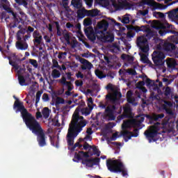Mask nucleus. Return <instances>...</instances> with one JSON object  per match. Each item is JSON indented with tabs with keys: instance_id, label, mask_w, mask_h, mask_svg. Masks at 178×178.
Returning a JSON list of instances; mask_svg holds the SVG:
<instances>
[{
	"instance_id": "obj_1",
	"label": "nucleus",
	"mask_w": 178,
	"mask_h": 178,
	"mask_svg": "<svg viewBox=\"0 0 178 178\" xmlns=\"http://www.w3.org/2000/svg\"><path fill=\"white\" fill-rule=\"evenodd\" d=\"M2 6L4 10L9 15H7L6 12L1 13V19H4L6 22H9L10 29H15L17 27L19 24H24V22L27 20V15L23 11H19V15L17 13L14 12L12 8L9 7V1L8 0H2Z\"/></svg>"
},
{
	"instance_id": "obj_2",
	"label": "nucleus",
	"mask_w": 178,
	"mask_h": 178,
	"mask_svg": "<svg viewBox=\"0 0 178 178\" xmlns=\"http://www.w3.org/2000/svg\"><path fill=\"white\" fill-rule=\"evenodd\" d=\"M87 121L84 120V117L80 116L79 113H74L72 120L69 124L67 134V145L72 147L74 144V138L83 131V127H86Z\"/></svg>"
},
{
	"instance_id": "obj_3",
	"label": "nucleus",
	"mask_w": 178,
	"mask_h": 178,
	"mask_svg": "<svg viewBox=\"0 0 178 178\" xmlns=\"http://www.w3.org/2000/svg\"><path fill=\"white\" fill-rule=\"evenodd\" d=\"M147 119L149 120L150 124H154L152 126H150L149 128L146 130L144 133L145 137L149 140V143H152L156 141L155 137L158 136V131H159V126H161V122H159L161 119L165 118V114H153V115H147Z\"/></svg>"
},
{
	"instance_id": "obj_4",
	"label": "nucleus",
	"mask_w": 178,
	"mask_h": 178,
	"mask_svg": "<svg viewBox=\"0 0 178 178\" xmlns=\"http://www.w3.org/2000/svg\"><path fill=\"white\" fill-rule=\"evenodd\" d=\"M13 109L16 113H21L22 119L26 127L36 120L35 118L31 113H29L26 107H24L23 102H20V100H15L13 104Z\"/></svg>"
},
{
	"instance_id": "obj_5",
	"label": "nucleus",
	"mask_w": 178,
	"mask_h": 178,
	"mask_svg": "<svg viewBox=\"0 0 178 178\" xmlns=\"http://www.w3.org/2000/svg\"><path fill=\"white\" fill-rule=\"evenodd\" d=\"M26 127L29 129L33 134L37 136V141L40 147H45V145H47V142L45 141V133L41 127V124H40L37 120L26 126Z\"/></svg>"
},
{
	"instance_id": "obj_6",
	"label": "nucleus",
	"mask_w": 178,
	"mask_h": 178,
	"mask_svg": "<svg viewBox=\"0 0 178 178\" xmlns=\"http://www.w3.org/2000/svg\"><path fill=\"white\" fill-rule=\"evenodd\" d=\"M106 166L113 173H122V175L124 177L128 176L127 168L124 166L123 163L120 160H112L108 159L106 161Z\"/></svg>"
},
{
	"instance_id": "obj_7",
	"label": "nucleus",
	"mask_w": 178,
	"mask_h": 178,
	"mask_svg": "<svg viewBox=\"0 0 178 178\" xmlns=\"http://www.w3.org/2000/svg\"><path fill=\"white\" fill-rule=\"evenodd\" d=\"M131 126H136V120L124 121L122 124V129L124 131V132L122 133V136L124 137H127V138H125L126 143H127L129 140H131V137H138V129H134V132L127 131V129H130Z\"/></svg>"
},
{
	"instance_id": "obj_8",
	"label": "nucleus",
	"mask_w": 178,
	"mask_h": 178,
	"mask_svg": "<svg viewBox=\"0 0 178 178\" xmlns=\"http://www.w3.org/2000/svg\"><path fill=\"white\" fill-rule=\"evenodd\" d=\"M83 156L82 154L79 152H75L74 158L77 159V161L73 159L74 162H77L82 161L81 164L86 165L87 168H92V166H99V162H101V158L96 157V158H89V159H84L81 157Z\"/></svg>"
},
{
	"instance_id": "obj_9",
	"label": "nucleus",
	"mask_w": 178,
	"mask_h": 178,
	"mask_svg": "<svg viewBox=\"0 0 178 178\" xmlns=\"http://www.w3.org/2000/svg\"><path fill=\"white\" fill-rule=\"evenodd\" d=\"M91 24H92V19L91 18L88 17L83 20L85 35L90 41L94 42L97 40V36L95 35V32L92 26H91Z\"/></svg>"
},
{
	"instance_id": "obj_10",
	"label": "nucleus",
	"mask_w": 178,
	"mask_h": 178,
	"mask_svg": "<svg viewBox=\"0 0 178 178\" xmlns=\"http://www.w3.org/2000/svg\"><path fill=\"white\" fill-rule=\"evenodd\" d=\"M99 107L102 109H105L106 117L108 118V120H115L116 116H115V111H116V106L109 105L106 102L105 104L100 102Z\"/></svg>"
},
{
	"instance_id": "obj_11",
	"label": "nucleus",
	"mask_w": 178,
	"mask_h": 178,
	"mask_svg": "<svg viewBox=\"0 0 178 178\" xmlns=\"http://www.w3.org/2000/svg\"><path fill=\"white\" fill-rule=\"evenodd\" d=\"M118 97L122 98V93L118 90L114 91L113 93H108L106 95V104H111L112 105H115V106L119 105V99Z\"/></svg>"
},
{
	"instance_id": "obj_12",
	"label": "nucleus",
	"mask_w": 178,
	"mask_h": 178,
	"mask_svg": "<svg viewBox=\"0 0 178 178\" xmlns=\"http://www.w3.org/2000/svg\"><path fill=\"white\" fill-rule=\"evenodd\" d=\"M165 54L162 51H154L152 55V59L156 66H162L165 63Z\"/></svg>"
},
{
	"instance_id": "obj_13",
	"label": "nucleus",
	"mask_w": 178,
	"mask_h": 178,
	"mask_svg": "<svg viewBox=\"0 0 178 178\" xmlns=\"http://www.w3.org/2000/svg\"><path fill=\"white\" fill-rule=\"evenodd\" d=\"M140 5H147V6H152L153 8H155V9L161 10H165L168 8V6L158 3L154 0H142V1L140 2Z\"/></svg>"
},
{
	"instance_id": "obj_14",
	"label": "nucleus",
	"mask_w": 178,
	"mask_h": 178,
	"mask_svg": "<svg viewBox=\"0 0 178 178\" xmlns=\"http://www.w3.org/2000/svg\"><path fill=\"white\" fill-rule=\"evenodd\" d=\"M18 29H19L17 33V40L18 41H22V35H24L26 33H33L34 31V28L29 26L26 28H23L22 25H18Z\"/></svg>"
},
{
	"instance_id": "obj_15",
	"label": "nucleus",
	"mask_w": 178,
	"mask_h": 178,
	"mask_svg": "<svg viewBox=\"0 0 178 178\" xmlns=\"http://www.w3.org/2000/svg\"><path fill=\"white\" fill-rule=\"evenodd\" d=\"M33 37L35 48H39L40 51H42V47H39V45H41V42H42V35L38 30H35L33 31Z\"/></svg>"
},
{
	"instance_id": "obj_16",
	"label": "nucleus",
	"mask_w": 178,
	"mask_h": 178,
	"mask_svg": "<svg viewBox=\"0 0 178 178\" xmlns=\"http://www.w3.org/2000/svg\"><path fill=\"white\" fill-rule=\"evenodd\" d=\"M159 49H163L165 52H170L171 54H175L176 52V49H177V47H176V44L175 43L171 42H164V44L162 46L158 47Z\"/></svg>"
},
{
	"instance_id": "obj_17",
	"label": "nucleus",
	"mask_w": 178,
	"mask_h": 178,
	"mask_svg": "<svg viewBox=\"0 0 178 178\" xmlns=\"http://www.w3.org/2000/svg\"><path fill=\"white\" fill-rule=\"evenodd\" d=\"M131 107L130 105L127 104L124 107V113L122 115L118 116L120 120H122V119H131L134 118V115H133V113L131 112Z\"/></svg>"
},
{
	"instance_id": "obj_18",
	"label": "nucleus",
	"mask_w": 178,
	"mask_h": 178,
	"mask_svg": "<svg viewBox=\"0 0 178 178\" xmlns=\"http://www.w3.org/2000/svg\"><path fill=\"white\" fill-rule=\"evenodd\" d=\"M164 104L161 105V109H163V111H165V113L170 116V118H173L175 116V113H173V111H172L171 108L172 106H173V104L171 103V102L164 100Z\"/></svg>"
},
{
	"instance_id": "obj_19",
	"label": "nucleus",
	"mask_w": 178,
	"mask_h": 178,
	"mask_svg": "<svg viewBox=\"0 0 178 178\" xmlns=\"http://www.w3.org/2000/svg\"><path fill=\"white\" fill-rule=\"evenodd\" d=\"M8 59L9 60V65L13 66L15 70H19V65L16 63V60H17V56L15 53H11L9 56H8Z\"/></svg>"
},
{
	"instance_id": "obj_20",
	"label": "nucleus",
	"mask_w": 178,
	"mask_h": 178,
	"mask_svg": "<svg viewBox=\"0 0 178 178\" xmlns=\"http://www.w3.org/2000/svg\"><path fill=\"white\" fill-rule=\"evenodd\" d=\"M143 80L146 79L145 80L146 86H147L148 87H152V89L154 91H157V92H159V87H158V84L155 83V81L151 80V79L148 78L147 75H145L143 77Z\"/></svg>"
},
{
	"instance_id": "obj_21",
	"label": "nucleus",
	"mask_w": 178,
	"mask_h": 178,
	"mask_svg": "<svg viewBox=\"0 0 178 178\" xmlns=\"http://www.w3.org/2000/svg\"><path fill=\"white\" fill-rule=\"evenodd\" d=\"M97 27L100 31V33H103V31H106L108 28L109 27V22L106 19H103L101 22L97 23Z\"/></svg>"
},
{
	"instance_id": "obj_22",
	"label": "nucleus",
	"mask_w": 178,
	"mask_h": 178,
	"mask_svg": "<svg viewBox=\"0 0 178 178\" xmlns=\"http://www.w3.org/2000/svg\"><path fill=\"white\" fill-rule=\"evenodd\" d=\"M136 44L139 48H141V47L148 44V39L145 36H140L137 38Z\"/></svg>"
},
{
	"instance_id": "obj_23",
	"label": "nucleus",
	"mask_w": 178,
	"mask_h": 178,
	"mask_svg": "<svg viewBox=\"0 0 178 178\" xmlns=\"http://www.w3.org/2000/svg\"><path fill=\"white\" fill-rule=\"evenodd\" d=\"M16 47L17 49H20L21 51H26V49L29 48V44L26 42L23 41L21 38V40H18L16 42Z\"/></svg>"
},
{
	"instance_id": "obj_24",
	"label": "nucleus",
	"mask_w": 178,
	"mask_h": 178,
	"mask_svg": "<svg viewBox=\"0 0 178 178\" xmlns=\"http://www.w3.org/2000/svg\"><path fill=\"white\" fill-rule=\"evenodd\" d=\"M89 12L90 11H88V10H86L84 8L79 9L76 11L78 19H84L85 16H88V17Z\"/></svg>"
},
{
	"instance_id": "obj_25",
	"label": "nucleus",
	"mask_w": 178,
	"mask_h": 178,
	"mask_svg": "<svg viewBox=\"0 0 178 178\" xmlns=\"http://www.w3.org/2000/svg\"><path fill=\"white\" fill-rule=\"evenodd\" d=\"M72 5L74 6V8L78 10L83 8V3H81V0H72Z\"/></svg>"
},
{
	"instance_id": "obj_26",
	"label": "nucleus",
	"mask_w": 178,
	"mask_h": 178,
	"mask_svg": "<svg viewBox=\"0 0 178 178\" xmlns=\"http://www.w3.org/2000/svg\"><path fill=\"white\" fill-rule=\"evenodd\" d=\"M103 40L104 42H113L115 37L113 34L108 33L104 36Z\"/></svg>"
},
{
	"instance_id": "obj_27",
	"label": "nucleus",
	"mask_w": 178,
	"mask_h": 178,
	"mask_svg": "<svg viewBox=\"0 0 178 178\" xmlns=\"http://www.w3.org/2000/svg\"><path fill=\"white\" fill-rule=\"evenodd\" d=\"M167 66L169 69H175L176 67V61L172 58H169L167 60Z\"/></svg>"
},
{
	"instance_id": "obj_28",
	"label": "nucleus",
	"mask_w": 178,
	"mask_h": 178,
	"mask_svg": "<svg viewBox=\"0 0 178 178\" xmlns=\"http://www.w3.org/2000/svg\"><path fill=\"white\" fill-rule=\"evenodd\" d=\"M42 114L44 119H48V118H49V108L48 107H44L42 110Z\"/></svg>"
},
{
	"instance_id": "obj_29",
	"label": "nucleus",
	"mask_w": 178,
	"mask_h": 178,
	"mask_svg": "<svg viewBox=\"0 0 178 178\" xmlns=\"http://www.w3.org/2000/svg\"><path fill=\"white\" fill-rule=\"evenodd\" d=\"M15 1L17 5L24 6V8H27L29 5V0H15Z\"/></svg>"
},
{
	"instance_id": "obj_30",
	"label": "nucleus",
	"mask_w": 178,
	"mask_h": 178,
	"mask_svg": "<svg viewBox=\"0 0 178 178\" xmlns=\"http://www.w3.org/2000/svg\"><path fill=\"white\" fill-rule=\"evenodd\" d=\"M88 17H95L98 16V10H88Z\"/></svg>"
},
{
	"instance_id": "obj_31",
	"label": "nucleus",
	"mask_w": 178,
	"mask_h": 178,
	"mask_svg": "<svg viewBox=\"0 0 178 178\" xmlns=\"http://www.w3.org/2000/svg\"><path fill=\"white\" fill-rule=\"evenodd\" d=\"M95 73L99 79H105L106 77V75L104 74V72L100 70H95Z\"/></svg>"
},
{
	"instance_id": "obj_32",
	"label": "nucleus",
	"mask_w": 178,
	"mask_h": 178,
	"mask_svg": "<svg viewBox=\"0 0 178 178\" xmlns=\"http://www.w3.org/2000/svg\"><path fill=\"white\" fill-rule=\"evenodd\" d=\"M51 76L53 79H59V77H60V72L56 69H54L51 72Z\"/></svg>"
},
{
	"instance_id": "obj_33",
	"label": "nucleus",
	"mask_w": 178,
	"mask_h": 178,
	"mask_svg": "<svg viewBox=\"0 0 178 178\" xmlns=\"http://www.w3.org/2000/svg\"><path fill=\"white\" fill-rule=\"evenodd\" d=\"M160 35H165V34H168V33H171L172 34H178V32H176L175 31L167 29L166 31H162L160 30L159 31Z\"/></svg>"
},
{
	"instance_id": "obj_34",
	"label": "nucleus",
	"mask_w": 178,
	"mask_h": 178,
	"mask_svg": "<svg viewBox=\"0 0 178 178\" xmlns=\"http://www.w3.org/2000/svg\"><path fill=\"white\" fill-rule=\"evenodd\" d=\"M42 94V92L40 90L36 92V98H35V106H36V108L38 106V102H40V99L41 98Z\"/></svg>"
},
{
	"instance_id": "obj_35",
	"label": "nucleus",
	"mask_w": 178,
	"mask_h": 178,
	"mask_svg": "<svg viewBox=\"0 0 178 178\" xmlns=\"http://www.w3.org/2000/svg\"><path fill=\"white\" fill-rule=\"evenodd\" d=\"M107 22H108V26L110 24V26H113V27H115V26H121V24L116 22V20L114 19H109Z\"/></svg>"
},
{
	"instance_id": "obj_36",
	"label": "nucleus",
	"mask_w": 178,
	"mask_h": 178,
	"mask_svg": "<svg viewBox=\"0 0 178 178\" xmlns=\"http://www.w3.org/2000/svg\"><path fill=\"white\" fill-rule=\"evenodd\" d=\"M18 81L20 86H27V83H26V79L22 75L18 76Z\"/></svg>"
},
{
	"instance_id": "obj_37",
	"label": "nucleus",
	"mask_w": 178,
	"mask_h": 178,
	"mask_svg": "<svg viewBox=\"0 0 178 178\" xmlns=\"http://www.w3.org/2000/svg\"><path fill=\"white\" fill-rule=\"evenodd\" d=\"M79 154H81L82 156H83V158H90V156H92L94 155V154L90 153V149L86 152L80 151Z\"/></svg>"
},
{
	"instance_id": "obj_38",
	"label": "nucleus",
	"mask_w": 178,
	"mask_h": 178,
	"mask_svg": "<svg viewBox=\"0 0 178 178\" xmlns=\"http://www.w3.org/2000/svg\"><path fill=\"white\" fill-rule=\"evenodd\" d=\"M153 29H155L156 30H165L166 29V26L162 23H160L157 25L152 26Z\"/></svg>"
},
{
	"instance_id": "obj_39",
	"label": "nucleus",
	"mask_w": 178,
	"mask_h": 178,
	"mask_svg": "<svg viewBox=\"0 0 178 178\" xmlns=\"http://www.w3.org/2000/svg\"><path fill=\"white\" fill-rule=\"evenodd\" d=\"M54 23L56 24V28L57 30V35L58 37H62V31H60V26L59 25V22H55Z\"/></svg>"
},
{
	"instance_id": "obj_40",
	"label": "nucleus",
	"mask_w": 178,
	"mask_h": 178,
	"mask_svg": "<svg viewBox=\"0 0 178 178\" xmlns=\"http://www.w3.org/2000/svg\"><path fill=\"white\" fill-rule=\"evenodd\" d=\"M92 149L93 151V155H97V156H99V155H101V152L99 151V149H98L97 146H92Z\"/></svg>"
},
{
	"instance_id": "obj_41",
	"label": "nucleus",
	"mask_w": 178,
	"mask_h": 178,
	"mask_svg": "<svg viewBox=\"0 0 178 178\" xmlns=\"http://www.w3.org/2000/svg\"><path fill=\"white\" fill-rule=\"evenodd\" d=\"M145 37L147 40H151V38H154V37H155V33L154 31H147Z\"/></svg>"
},
{
	"instance_id": "obj_42",
	"label": "nucleus",
	"mask_w": 178,
	"mask_h": 178,
	"mask_svg": "<svg viewBox=\"0 0 178 178\" xmlns=\"http://www.w3.org/2000/svg\"><path fill=\"white\" fill-rule=\"evenodd\" d=\"M140 51L143 52L144 54H147L148 51H149V46L147 44H145L144 46H141V47H139Z\"/></svg>"
},
{
	"instance_id": "obj_43",
	"label": "nucleus",
	"mask_w": 178,
	"mask_h": 178,
	"mask_svg": "<svg viewBox=\"0 0 178 178\" xmlns=\"http://www.w3.org/2000/svg\"><path fill=\"white\" fill-rule=\"evenodd\" d=\"M60 104H65V99L61 97H57L55 103L56 106H58V105H60Z\"/></svg>"
},
{
	"instance_id": "obj_44",
	"label": "nucleus",
	"mask_w": 178,
	"mask_h": 178,
	"mask_svg": "<svg viewBox=\"0 0 178 178\" xmlns=\"http://www.w3.org/2000/svg\"><path fill=\"white\" fill-rule=\"evenodd\" d=\"M126 72L130 76H137V72L134 69H127Z\"/></svg>"
},
{
	"instance_id": "obj_45",
	"label": "nucleus",
	"mask_w": 178,
	"mask_h": 178,
	"mask_svg": "<svg viewBox=\"0 0 178 178\" xmlns=\"http://www.w3.org/2000/svg\"><path fill=\"white\" fill-rule=\"evenodd\" d=\"M99 5H102V6H109V0H98Z\"/></svg>"
},
{
	"instance_id": "obj_46",
	"label": "nucleus",
	"mask_w": 178,
	"mask_h": 178,
	"mask_svg": "<svg viewBox=\"0 0 178 178\" xmlns=\"http://www.w3.org/2000/svg\"><path fill=\"white\" fill-rule=\"evenodd\" d=\"M29 63H31L35 69L38 67V63L37 62V60L29 59Z\"/></svg>"
},
{
	"instance_id": "obj_47",
	"label": "nucleus",
	"mask_w": 178,
	"mask_h": 178,
	"mask_svg": "<svg viewBox=\"0 0 178 178\" xmlns=\"http://www.w3.org/2000/svg\"><path fill=\"white\" fill-rule=\"evenodd\" d=\"M138 118H140L139 120H136L135 126H140V124H141V123H143L145 119L143 116H138Z\"/></svg>"
},
{
	"instance_id": "obj_48",
	"label": "nucleus",
	"mask_w": 178,
	"mask_h": 178,
	"mask_svg": "<svg viewBox=\"0 0 178 178\" xmlns=\"http://www.w3.org/2000/svg\"><path fill=\"white\" fill-rule=\"evenodd\" d=\"M81 113L82 115H84L85 116H88L90 113H91V111H90V109L88 108L81 109Z\"/></svg>"
},
{
	"instance_id": "obj_49",
	"label": "nucleus",
	"mask_w": 178,
	"mask_h": 178,
	"mask_svg": "<svg viewBox=\"0 0 178 178\" xmlns=\"http://www.w3.org/2000/svg\"><path fill=\"white\" fill-rule=\"evenodd\" d=\"M172 92V90L170 89V87H167L165 88V90L164 91V95H165V97H169V95H170Z\"/></svg>"
},
{
	"instance_id": "obj_50",
	"label": "nucleus",
	"mask_w": 178,
	"mask_h": 178,
	"mask_svg": "<svg viewBox=\"0 0 178 178\" xmlns=\"http://www.w3.org/2000/svg\"><path fill=\"white\" fill-rule=\"evenodd\" d=\"M121 22L124 24H129V23H130V18L129 17H124Z\"/></svg>"
},
{
	"instance_id": "obj_51",
	"label": "nucleus",
	"mask_w": 178,
	"mask_h": 178,
	"mask_svg": "<svg viewBox=\"0 0 178 178\" xmlns=\"http://www.w3.org/2000/svg\"><path fill=\"white\" fill-rule=\"evenodd\" d=\"M65 86L67 88V90L69 91H72V90L74 88L73 84H72V81H68Z\"/></svg>"
},
{
	"instance_id": "obj_52",
	"label": "nucleus",
	"mask_w": 178,
	"mask_h": 178,
	"mask_svg": "<svg viewBox=\"0 0 178 178\" xmlns=\"http://www.w3.org/2000/svg\"><path fill=\"white\" fill-rule=\"evenodd\" d=\"M27 35L23 36V38L22 39V41L25 42L27 41L29 38H31V33H26Z\"/></svg>"
},
{
	"instance_id": "obj_53",
	"label": "nucleus",
	"mask_w": 178,
	"mask_h": 178,
	"mask_svg": "<svg viewBox=\"0 0 178 178\" xmlns=\"http://www.w3.org/2000/svg\"><path fill=\"white\" fill-rule=\"evenodd\" d=\"M112 5L114 9H115V10H119L120 9V5L116 3V1H113Z\"/></svg>"
},
{
	"instance_id": "obj_54",
	"label": "nucleus",
	"mask_w": 178,
	"mask_h": 178,
	"mask_svg": "<svg viewBox=\"0 0 178 178\" xmlns=\"http://www.w3.org/2000/svg\"><path fill=\"white\" fill-rule=\"evenodd\" d=\"M19 69L16 70H18L19 74H23V73L26 72V67H24V65L23 66V67H20V65H19Z\"/></svg>"
},
{
	"instance_id": "obj_55",
	"label": "nucleus",
	"mask_w": 178,
	"mask_h": 178,
	"mask_svg": "<svg viewBox=\"0 0 178 178\" xmlns=\"http://www.w3.org/2000/svg\"><path fill=\"white\" fill-rule=\"evenodd\" d=\"M64 38L68 44L70 42V34H69V33L64 34Z\"/></svg>"
},
{
	"instance_id": "obj_56",
	"label": "nucleus",
	"mask_w": 178,
	"mask_h": 178,
	"mask_svg": "<svg viewBox=\"0 0 178 178\" xmlns=\"http://www.w3.org/2000/svg\"><path fill=\"white\" fill-rule=\"evenodd\" d=\"M169 120H170V118L169 117H165L164 118V121L162 122L161 124L163 126H166V124H168V123H169Z\"/></svg>"
},
{
	"instance_id": "obj_57",
	"label": "nucleus",
	"mask_w": 178,
	"mask_h": 178,
	"mask_svg": "<svg viewBox=\"0 0 178 178\" xmlns=\"http://www.w3.org/2000/svg\"><path fill=\"white\" fill-rule=\"evenodd\" d=\"M42 99H43L44 101V102H47L49 101V96L48 95V94L44 93L42 95Z\"/></svg>"
},
{
	"instance_id": "obj_58",
	"label": "nucleus",
	"mask_w": 178,
	"mask_h": 178,
	"mask_svg": "<svg viewBox=\"0 0 178 178\" xmlns=\"http://www.w3.org/2000/svg\"><path fill=\"white\" fill-rule=\"evenodd\" d=\"M69 81H66V78L65 76H63L61 79L59 80V83L63 84V86H65Z\"/></svg>"
},
{
	"instance_id": "obj_59",
	"label": "nucleus",
	"mask_w": 178,
	"mask_h": 178,
	"mask_svg": "<svg viewBox=\"0 0 178 178\" xmlns=\"http://www.w3.org/2000/svg\"><path fill=\"white\" fill-rule=\"evenodd\" d=\"M94 104V100H92V97H89L88 99V108H91V105Z\"/></svg>"
},
{
	"instance_id": "obj_60",
	"label": "nucleus",
	"mask_w": 178,
	"mask_h": 178,
	"mask_svg": "<svg viewBox=\"0 0 178 178\" xmlns=\"http://www.w3.org/2000/svg\"><path fill=\"white\" fill-rule=\"evenodd\" d=\"M84 1L87 6H89V8H91V6H92V2H94V0H84Z\"/></svg>"
},
{
	"instance_id": "obj_61",
	"label": "nucleus",
	"mask_w": 178,
	"mask_h": 178,
	"mask_svg": "<svg viewBox=\"0 0 178 178\" xmlns=\"http://www.w3.org/2000/svg\"><path fill=\"white\" fill-rule=\"evenodd\" d=\"M86 69H88V70H91V69H92L93 65H92L91 63H90V61H88L86 64Z\"/></svg>"
},
{
	"instance_id": "obj_62",
	"label": "nucleus",
	"mask_w": 178,
	"mask_h": 178,
	"mask_svg": "<svg viewBox=\"0 0 178 178\" xmlns=\"http://www.w3.org/2000/svg\"><path fill=\"white\" fill-rule=\"evenodd\" d=\"M106 89L111 90V91H113V92H114V91H116V90H115V88H113V85H112V83H108L106 86Z\"/></svg>"
},
{
	"instance_id": "obj_63",
	"label": "nucleus",
	"mask_w": 178,
	"mask_h": 178,
	"mask_svg": "<svg viewBox=\"0 0 178 178\" xmlns=\"http://www.w3.org/2000/svg\"><path fill=\"white\" fill-rule=\"evenodd\" d=\"M118 132H115V133L113 134V135L111 138V140L116 141V138H118Z\"/></svg>"
},
{
	"instance_id": "obj_64",
	"label": "nucleus",
	"mask_w": 178,
	"mask_h": 178,
	"mask_svg": "<svg viewBox=\"0 0 178 178\" xmlns=\"http://www.w3.org/2000/svg\"><path fill=\"white\" fill-rule=\"evenodd\" d=\"M75 86L76 87H83V81H75Z\"/></svg>"
}]
</instances>
